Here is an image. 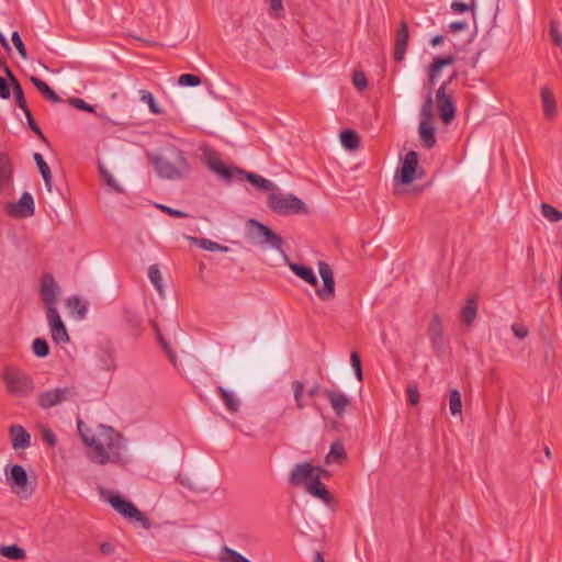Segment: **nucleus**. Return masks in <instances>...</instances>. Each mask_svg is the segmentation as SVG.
Masks as SVG:
<instances>
[{
  "label": "nucleus",
  "mask_w": 562,
  "mask_h": 562,
  "mask_svg": "<svg viewBox=\"0 0 562 562\" xmlns=\"http://www.w3.org/2000/svg\"><path fill=\"white\" fill-rule=\"evenodd\" d=\"M108 502L125 518L140 522V525L146 529L150 527V521L146 515L125 497L119 494L109 493Z\"/></svg>",
  "instance_id": "obj_6"
},
{
  "label": "nucleus",
  "mask_w": 562,
  "mask_h": 562,
  "mask_svg": "<svg viewBox=\"0 0 562 562\" xmlns=\"http://www.w3.org/2000/svg\"><path fill=\"white\" fill-rule=\"evenodd\" d=\"M31 81L34 87L41 92V94L53 103L61 101L60 97L42 79L37 77H31Z\"/></svg>",
  "instance_id": "obj_29"
},
{
  "label": "nucleus",
  "mask_w": 562,
  "mask_h": 562,
  "mask_svg": "<svg viewBox=\"0 0 562 562\" xmlns=\"http://www.w3.org/2000/svg\"><path fill=\"white\" fill-rule=\"evenodd\" d=\"M406 397H407V402L412 406H415L418 404L420 395H419L418 386L415 382L408 383V385L406 387Z\"/></svg>",
  "instance_id": "obj_44"
},
{
  "label": "nucleus",
  "mask_w": 562,
  "mask_h": 562,
  "mask_svg": "<svg viewBox=\"0 0 562 562\" xmlns=\"http://www.w3.org/2000/svg\"><path fill=\"white\" fill-rule=\"evenodd\" d=\"M8 482L18 495L29 497L32 491H27L29 476L25 469L20 464H13L7 472Z\"/></svg>",
  "instance_id": "obj_12"
},
{
  "label": "nucleus",
  "mask_w": 562,
  "mask_h": 562,
  "mask_svg": "<svg viewBox=\"0 0 562 562\" xmlns=\"http://www.w3.org/2000/svg\"><path fill=\"white\" fill-rule=\"evenodd\" d=\"M180 86L196 87L201 85V78L193 74H183L178 78Z\"/></svg>",
  "instance_id": "obj_48"
},
{
  "label": "nucleus",
  "mask_w": 562,
  "mask_h": 562,
  "mask_svg": "<svg viewBox=\"0 0 562 562\" xmlns=\"http://www.w3.org/2000/svg\"><path fill=\"white\" fill-rule=\"evenodd\" d=\"M540 97L546 117L552 120L557 114V102L552 91L548 87H542Z\"/></svg>",
  "instance_id": "obj_25"
},
{
  "label": "nucleus",
  "mask_w": 562,
  "mask_h": 562,
  "mask_svg": "<svg viewBox=\"0 0 562 562\" xmlns=\"http://www.w3.org/2000/svg\"><path fill=\"white\" fill-rule=\"evenodd\" d=\"M450 412L453 416L462 413L461 394L458 390L453 389L449 394Z\"/></svg>",
  "instance_id": "obj_39"
},
{
  "label": "nucleus",
  "mask_w": 562,
  "mask_h": 562,
  "mask_svg": "<svg viewBox=\"0 0 562 562\" xmlns=\"http://www.w3.org/2000/svg\"><path fill=\"white\" fill-rule=\"evenodd\" d=\"M340 143L346 149L355 150L359 147L360 139L353 130L347 128L340 133Z\"/></svg>",
  "instance_id": "obj_31"
},
{
  "label": "nucleus",
  "mask_w": 562,
  "mask_h": 562,
  "mask_svg": "<svg viewBox=\"0 0 562 562\" xmlns=\"http://www.w3.org/2000/svg\"><path fill=\"white\" fill-rule=\"evenodd\" d=\"M352 83L359 91H363L368 87V80L362 71H355L352 75Z\"/></svg>",
  "instance_id": "obj_52"
},
{
  "label": "nucleus",
  "mask_w": 562,
  "mask_h": 562,
  "mask_svg": "<svg viewBox=\"0 0 562 562\" xmlns=\"http://www.w3.org/2000/svg\"><path fill=\"white\" fill-rule=\"evenodd\" d=\"M0 554L11 560H23L26 557L25 550L18 544L1 546Z\"/></svg>",
  "instance_id": "obj_34"
},
{
  "label": "nucleus",
  "mask_w": 562,
  "mask_h": 562,
  "mask_svg": "<svg viewBox=\"0 0 562 562\" xmlns=\"http://www.w3.org/2000/svg\"><path fill=\"white\" fill-rule=\"evenodd\" d=\"M541 214L550 222L557 223L562 220V212L559 211L557 207L548 204V203H541Z\"/></svg>",
  "instance_id": "obj_37"
},
{
  "label": "nucleus",
  "mask_w": 562,
  "mask_h": 562,
  "mask_svg": "<svg viewBox=\"0 0 562 562\" xmlns=\"http://www.w3.org/2000/svg\"><path fill=\"white\" fill-rule=\"evenodd\" d=\"M305 491L312 496L322 499L328 506L335 503L331 493L327 490L326 485L318 480L317 474L314 475L310 484L305 487Z\"/></svg>",
  "instance_id": "obj_21"
},
{
  "label": "nucleus",
  "mask_w": 562,
  "mask_h": 562,
  "mask_svg": "<svg viewBox=\"0 0 562 562\" xmlns=\"http://www.w3.org/2000/svg\"><path fill=\"white\" fill-rule=\"evenodd\" d=\"M100 550L104 555H110L114 552V547L110 542H102L100 546Z\"/></svg>",
  "instance_id": "obj_62"
},
{
  "label": "nucleus",
  "mask_w": 562,
  "mask_h": 562,
  "mask_svg": "<svg viewBox=\"0 0 562 562\" xmlns=\"http://www.w3.org/2000/svg\"><path fill=\"white\" fill-rule=\"evenodd\" d=\"M11 41H12L14 47L16 48L18 53L20 54V56L23 59H27V52H26L25 45H24L18 31H14L12 33Z\"/></svg>",
  "instance_id": "obj_49"
},
{
  "label": "nucleus",
  "mask_w": 562,
  "mask_h": 562,
  "mask_svg": "<svg viewBox=\"0 0 562 562\" xmlns=\"http://www.w3.org/2000/svg\"><path fill=\"white\" fill-rule=\"evenodd\" d=\"M289 267L296 277L313 286H317L318 280L311 267L295 262H289Z\"/></svg>",
  "instance_id": "obj_26"
},
{
  "label": "nucleus",
  "mask_w": 562,
  "mask_h": 562,
  "mask_svg": "<svg viewBox=\"0 0 562 562\" xmlns=\"http://www.w3.org/2000/svg\"><path fill=\"white\" fill-rule=\"evenodd\" d=\"M7 213L15 218H26L35 213L34 199L31 193L23 192L16 203H8Z\"/></svg>",
  "instance_id": "obj_13"
},
{
  "label": "nucleus",
  "mask_w": 562,
  "mask_h": 562,
  "mask_svg": "<svg viewBox=\"0 0 562 562\" xmlns=\"http://www.w3.org/2000/svg\"><path fill=\"white\" fill-rule=\"evenodd\" d=\"M457 77V74H452L450 78L442 82L439 89L437 90V109L441 121L445 124H450L456 117V103L452 98V94L447 93V87L452 82V80Z\"/></svg>",
  "instance_id": "obj_7"
},
{
  "label": "nucleus",
  "mask_w": 562,
  "mask_h": 562,
  "mask_svg": "<svg viewBox=\"0 0 562 562\" xmlns=\"http://www.w3.org/2000/svg\"><path fill=\"white\" fill-rule=\"evenodd\" d=\"M9 436L14 450H24L31 446V435L21 425L10 426Z\"/></svg>",
  "instance_id": "obj_20"
},
{
  "label": "nucleus",
  "mask_w": 562,
  "mask_h": 562,
  "mask_svg": "<svg viewBox=\"0 0 562 562\" xmlns=\"http://www.w3.org/2000/svg\"><path fill=\"white\" fill-rule=\"evenodd\" d=\"M157 207L159 210H161L164 213H166L167 215L176 217V218H186V217L189 216L188 213H186V212H183L181 210L172 209V207L167 206V205L158 204Z\"/></svg>",
  "instance_id": "obj_53"
},
{
  "label": "nucleus",
  "mask_w": 562,
  "mask_h": 562,
  "mask_svg": "<svg viewBox=\"0 0 562 562\" xmlns=\"http://www.w3.org/2000/svg\"><path fill=\"white\" fill-rule=\"evenodd\" d=\"M318 272L323 280V286L316 288V294L322 301H330L335 297V279L333 269L327 262L319 261Z\"/></svg>",
  "instance_id": "obj_10"
},
{
  "label": "nucleus",
  "mask_w": 562,
  "mask_h": 562,
  "mask_svg": "<svg viewBox=\"0 0 562 562\" xmlns=\"http://www.w3.org/2000/svg\"><path fill=\"white\" fill-rule=\"evenodd\" d=\"M456 58L453 55L435 57L434 61L441 68L452 65Z\"/></svg>",
  "instance_id": "obj_57"
},
{
  "label": "nucleus",
  "mask_w": 562,
  "mask_h": 562,
  "mask_svg": "<svg viewBox=\"0 0 562 562\" xmlns=\"http://www.w3.org/2000/svg\"><path fill=\"white\" fill-rule=\"evenodd\" d=\"M58 290L59 286L53 274L45 273L41 280L40 296L46 312H48L49 308H56L55 305L57 303Z\"/></svg>",
  "instance_id": "obj_11"
},
{
  "label": "nucleus",
  "mask_w": 562,
  "mask_h": 562,
  "mask_svg": "<svg viewBox=\"0 0 562 562\" xmlns=\"http://www.w3.org/2000/svg\"><path fill=\"white\" fill-rule=\"evenodd\" d=\"M550 36L552 37V41H553V43H554L557 46H560V45H561V43H562V38H561V36H560L559 31H558V29H557V27L551 26V29H550Z\"/></svg>",
  "instance_id": "obj_61"
},
{
  "label": "nucleus",
  "mask_w": 562,
  "mask_h": 562,
  "mask_svg": "<svg viewBox=\"0 0 562 562\" xmlns=\"http://www.w3.org/2000/svg\"><path fill=\"white\" fill-rule=\"evenodd\" d=\"M3 378L11 394L25 396L34 389L33 380L23 371H7Z\"/></svg>",
  "instance_id": "obj_9"
},
{
  "label": "nucleus",
  "mask_w": 562,
  "mask_h": 562,
  "mask_svg": "<svg viewBox=\"0 0 562 562\" xmlns=\"http://www.w3.org/2000/svg\"><path fill=\"white\" fill-rule=\"evenodd\" d=\"M468 26L467 22L464 21H456L449 24V30L453 33L460 32L465 30Z\"/></svg>",
  "instance_id": "obj_59"
},
{
  "label": "nucleus",
  "mask_w": 562,
  "mask_h": 562,
  "mask_svg": "<svg viewBox=\"0 0 562 562\" xmlns=\"http://www.w3.org/2000/svg\"><path fill=\"white\" fill-rule=\"evenodd\" d=\"M427 333L436 355L441 353L443 351L445 338L442 319L439 314L436 313L432 315L428 325Z\"/></svg>",
  "instance_id": "obj_17"
},
{
  "label": "nucleus",
  "mask_w": 562,
  "mask_h": 562,
  "mask_svg": "<svg viewBox=\"0 0 562 562\" xmlns=\"http://www.w3.org/2000/svg\"><path fill=\"white\" fill-rule=\"evenodd\" d=\"M419 138L423 146L426 149H431L437 144L436 138V127L434 126V122H428V120H422L419 123Z\"/></svg>",
  "instance_id": "obj_22"
},
{
  "label": "nucleus",
  "mask_w": 562,
  "mask_h": 562,
  "mask_svg": "<svg viewBox=\"0 0 562 562\" xmlns=\"http://www.w3.org/2000/svg\"><path fill=\"white\" fill-rule=\"evenodd\" d=\"M477 297L476 295H472L465 301V304L460 312V318L464 326L469 327L473 324L477 316Z\"/></svg>",
  "instance_id": "obj_23"
},
{
  "label": "nucleus",
  "mask_w": 562,
  "mask_h": 562,
  "mask_svg": "<svg viewBox=\"0 0 562 562\" xmlns=\"http://www.w3.org/2000/svg\"><path fill=\"white\" fill-rule=\"evenodd\" d=\"M140 100L148 104L151 113L159 114L161 112L151 92L147 90H140Z\"/></svg>",
  "instance_id": "obj_43"
},
{
  "label": "nucleus",
  "mask_w": 562,
  "mask_h": 562,
  "mask_svg": "<svg viewBox=\"0 0 562 562\" xmlns=\"http://www.w3.org/2000/svg\"><path fill=\"white\" fill-rule=\"evenodd\" d=\"M33 158L36 162V166L38 168L41 176L44 179L47 190L50 191L52 190V172H50L48 165L45 162L43 156L40 153H35L33 155Z\"/></svg>",
  "instance_id": "obj_32"
},
{
  "label": "nucleus",
  "mask_w": 562,
  "mask_h": 562,
  "mask_svg": "<svg viewBox=\"0 0 562 562\" xmlns=\"http://www.w3.org/2000/svg\"><path fill=\"white\" fill-rule=\"evenodd\" d=\"M74 387H56L38 395L37 404L42 408H49L68 400L72 395Z\"/></svg>",
  "instance_id": "obj_14"
},
{
  "label": "nucleus",
  "mask_w": 562,
  "mask_h": 562,
  "mask_svg": "<svg viewBox=\"0 0 562 562\" xmlns=\"http://www.w3.org/2000/svg\"><path fill=\"white\" fill-rule=\"evenodd\" d=\"M316 475L314 473V465L311 462H302L295 464L289 475V483L292 486L304 485L306 487L312 479Z\"/></svg>",
  "instance_id": "obj_15"
},
{
  "label": "nucleus",
  "mask_w": 562,
  "mask_h": 562,
  "mask_svg": "<svg viewBox=\"0 0 562 562\" xmlns=\"http://www.w3.org/2000/svg\"><path fill=\"white\" fill-rule=\"evenodd\" d=\"M350 362L353 370L362 367L360 355L356 350L350 353Z\"/></svg>",
  "instance_id": "obj_60"
},
{
  "label": "nucleus",
  "mask_w": 562,
  "mask_h": 562,
  "mask_svg": "<svg viewBox=\"0 0 562 562\" xmlns=\"http://www.w3.org/2000/svg\"><path fill=\"white\" fill-rule=\"evenodd\" d=\"M249 237L258 245L267 246L281 252L286 261H290L288 255L283 250L282 237L274 233L269 226L259 222L258 220L250 218L247 222Z\"/></svg>",
  "instance_id": "obj_4"
},
{
  "label": "nucleus",
  "mask_w": 562,
  "mask_h": 562,
  "mask_svg": "<svg viewBox=\"0 0 562 562\" xmlns=\"http://www.w3.org/2000/svg\"><path fill=\"white\" fill-rule=\"evenodd\" d=\"M418 171V154L414 150L408 151L402 160L401 167H398L394 175V180L397 183L408 186L415 179H420L424 175L423 171Z\"/></svg>",
  "instance_id": "obj_8"
},
{
  "label": "nucleus",
  "mask_w": 562,
  "mask_h": 562,
  "mask_svg": "<svg viewBox=\"0 0 562 562\" xmlns=\"http://www.w3.org/2000/svg\"><path fill=\"white\" fill-rule=\"evenodd\" d=\"M476 3L470 1L469 3L462 1H453L451 3V10L456 13H464L471 11L473 14L475 13Z\"/></svg>",
  "instance_id": "obj_47"
},
{
  "label": "nucleus",
  "mask_w": 562,
  "mask_h": 562,
  "mask_svg": "<svg viewBox=\"0 0 562 562\" xmlns=\"http://www.w3.org/2000/svg\"><path fill=\"white\" fill-rule=\"evenodd\" d=\"M67 305L74 310L78 319H83L87 315L88 304L82 303L78 296L67 299Z\"/></svg>",
  "instance_id": "obj_35"
},
{
  "label": "nucleus",
  "mask_w": 562,
  "mask_h": 562,
  "mask_svg": "<svg viewBox=\"0 0 562 562\" xmlns=\"http://www.w3.org/2000/svg\"><path fill=\"white\" fill-rule=\"evenodd\" d=\"M348 459L344 442L339 439L335 440L330 445V449L328 454L326 456V462L330 463H338L341 464Z\"/></svg>",
  "instance_id": "obj_27"
},
{
  "label": "nucleus",
  "mask_w": 562,
  "mask_h": 562,
  "mask_svg": "<svg viewBox=\"0 0 562 562\" xmlns=\"http://www.w3.org/2000/svg\"><path fill=\"white\" fill-rule=\"evenodd\" d=\"M324 394L338 416H340L350 404V400L341 392L325 390Z\"/></svg>",
  "instance_id": "obj_24"
},
{
  "label": "nucleus",
  "mask_w": 562,
  "mask_h": 562,
  "mask_svg": "<svg viewBox=\"0 0 562 562\" xmlns=\"http://www.w3.org/2000/svg\"><path fill=\"white\" fill-rule=\"evenodd\" d=\"M13 167L9 154H0V188L9 184L12 179Z\"/></svg>",
  "instance_id": "obj_28"
},
{
  "label": "nucleus",
  "mask_w": 562,
  "mask_h": 562,
  "mask_svg": "<svg viewBox=\"0 0 562 562\" xmlns=\"http://www.w3.org/2000/svg\"><path fill=\"white\" fill-rule=\"evenodd\" d=\"M512 330H513L514 335L519 339L526 338L529 333V330L526 326L519 325V324H513Z\"/></svg>",
  "instance_id": "obj_56"
},
{
  "label": "nucleus",
  "mask_w": 562,
  "mask_h": 562,
  "mask_svg": "<svg viewBox=\"0 0 562 562\" xmlns=\"http://www.w3.org/2000/svg\"><path fill=\"white\" fill-rule=\"evenodd\" d=\"M11 85L8 78H3L0 76V98L3 100H8L11 97Z\"/></svg>",
  "instance_id": "obj_54"
},
{
  "label": "nucleus",
  "mask_w": 562,
  "mask_h": 562,
  "mask_svg": "<svg viewBox=\"0 0 562 562\" xmlns=\"http://www.w3.org/2000/svg\"><path fill=\"white\" fill-rule=\"evenodd\" d=\"M156 335H157V339H158L159 345L161 346V348L166 352V355L169 358L170 362L173 366H176V359H177L176 353L172 351V349L170 348L168 342L165 340V338L162 337V335H161V333H160L158 327H156Z\"/></svg>",
  "instance_id": "obj_45"
},
{
  "label": "nucleus",
  "mask_w": 562,
  "mask_h": 562,
  "mask_svg": "<svg viewBox=\"0 0 562 562\" xmlns=\"http://www.w3.org/2000/svg\"><path fill=\"white\" fill-rule=\"evenodd\" d=\"M294 400L297 408H303L305 405L302 401V394L304 391V383L301 381H294L293 384Z\"/></svg>",
  "instance_id": "obj_51"
},
{
  "label": "nucleus",
  "mask_w": 562,
  "mask_h": 562,
  "mask_svg": "<svg viewBox=\"0 0 562 562\" xmlns=\"http://www.w3.org/2000/svg\"><path fill=\"white\" fill-rule=\"evenodd\" d=\"M223 554L224 562H249L244 555L227 547L224 548Z\"/></svg>",
  "instance_id": "obj_42"
},
{
  "label": "nucleus",
  "mask_w": 562,
  "mask_h": 562,
  "mask_svg": "<svg viewBox=\"0 0 562 562\" xmlns=\"http://www.w3.org/2000/svg\"><path fill=\"white\" fill-rule=\"evenodd\" d=\"M32 350L38 358H45L49 355V345L44 338H35L32 344Z\"/></svg>",
  "instance_id": "obj_38"
},
{
  "label": "nucleus",
  "mask_w": 562,
  "mask_h": 562,
  "mask_svg": "<svg viewBox=\"0 0 562 562\" xmlns=\"http://www.w3.org/2000/svg\"><path fill=\"white\" fill-rule=\"evenodd\" d=\"M68 102H69V104H71L77 110L89 112V113H94L95 112L94 106L89 104V103H87L81 98L71 97V98L68 99Z\"/></svg>",
  "instance_id": "obj_46"
},
{
  "label": "nucleus",
  "mask_w": 562,
  "mask_h": 562,
  "mask_svg": "<svg viewBox=\"0 0 562 562\" xmlns=\"http://www.w3.org/2000/svg\"><path fill=\"white\" fill-rule=\"evenodd\" d=\"M268 206L278 215L307 214L308 209L305 203L294 194H284L279 190L269 194Z\"/></svg>",
  "instance_id": "obj_5"
},
{
  "label": "nucleus",
  "mask_w": 562,
  "mask_h": 562,
  "mask_svg": "<svg viewBox=\"0 0 562 562\" xmlns=\"http://www.w3.org/2000/svg\"><path fill=\"white\" fill-rule=\"evenodd\" d=\"M314 473L318 475V480H321V477H328L329 476V472L328 470L319 467V465H314Z\"/></svg>",
  "instance_id": "obj_63"
},
{
  "label": "nucleus",
  "mask_w": 562,
  "mask_h": 562,
  "mask_svg": "<svg viewBox=\"0 0 562 562\" xmlns=\"http://www.w3.org/2000/svg\"><path fill=\"white\" fill-rule=\"evenodd\" d=\"M125 315V319L135 328H138L140 326V319L138 318L137 315H135L134 313L130 312V311H125L124 313Z\"/></svg>",
  "instance_id": "obj_58"
},
{
  "label": "nucleus",
  "mask_w": 562,
  "mask_h": 562,
  "mask_svg": "<svg viewBox=\"0 0 562 562\" xmlns=\"http://www.w3.org/2000/svg\"><path fill=\"white\" fill-rule=\"evenodd\" d=\"M441 69H442V68H441V67H439V66H438V65L432 60V63H431V64H430V66H429V74H430V77H436V76L440 72V70H441Z\"/></svg>",
  "instance_id": "obj_64"
},
{
  "label": "nucleus",
  "mask_w": 562,
  "mask_h": 562,
  "mask_svg": "<svg viewBox=\"0 0 562 562\" xmlns=\"http://www.w3.org/2000/svg\"><path fill=\"white\" fill-rule=\"evenodd\" d=\"M2 71L10 81L16 106L20 108L22 111L29 109L26 99L24 97L23 88L7 63L2 64Z\"/></svg>",
  "instance_id": "obj_19"
},
{
  "label": "nucleus",
  "mask_w": 562,
  "mask_h": 562,
  "mask_svg": "<svg viewBox=\"0 0 562 562\" xmlns=\"http://www.w3.org/2000/svg\"><path fill=\"white\" fill-rule=\"evenodd\" d=\"M42 439L49 447H54L56 445V441H57L55 434L48 427H43V429H42Z\"/></svg>",
  "instance_id": "obj_55"
},
{
  "label": "nucleus",
  "mask_w": 562,
  "mask_h": 562,
  "mask_svg": "<svg viewBox=\"0 0 562 562\" xmlns=\"http://www.w3.org/2000/svg\"><path fill=\"white\" fill-rule=\"evenodd\" d=\"M100 179L103 181L105 186H108L112 191L116 193H123L124 189L115 181L113 176L108 171V169L99 164L98 166Z\"/></svg>",
  "instance_id": "obj_33"
},
{
  "label": "nucleus",
  "mask_w": 562,
  "mask_h": 562,
  "mask_svg": "<svg viewBox=\"0 0 562 562\" xmlns=\"http://www.w3.org/2000/svg\"><path fill=\"white\" fill-rule=\"evenodd\" d=\"M422 120H428V122H432L434 112H432V98L431 93H428L427 99L425 100L424 104L422 105Z\"/></svg>",
  "instance_id": "obj_50"
},
{
  "label": "nucleus",
  "mask_w": 562,
  "mask_h": 562,
  "mask_svg": "<svg viewBox=\"0 0 562 562\" xmlns=\"http://www.w3.org/2000/svg\"><path fill=\"white\" fill-rule=\"evenodd\" d=\"M171 151L176 157V164L168 161L161 156H151L149 157V161L160 177L179 179L184 172L190 170V165L181 149L173 147Z\"/></svg>",
  "instance_id": "obj_3"
},
{
  "label": "nucleus",
  "mask_w": 562,
  "mask_h": 562,
  "mask_svg": "<svg viewBox=\"0 0 562 562\" xmlns=\"http://www.w3.org/2000/svg\"><path fill=\"white\" fill-rule=\"evenodd\" d=\"M206 165L211 171L216 173L226 182L231 183L232 181H243L247 180L251 186L260 191H278V187L271 182L270 180L254 173L240 169L238 167H228L226 166L218 157L215 151L209 153L206 155Z\"/></svg>",
  "instance_id": "obj_2"
},
{
  "label": "nucleus",
  "mask_w": 562,
  "mask_h": 562,
  "mask_svg": "<svg viewBox=\"0 0 562 562\" xmlns=\"http://www.w3.org/2000/svg\"><path fill=\"white\" fill-rule=\"evenodd\" d=\"M77 427L82 442L91 449L88 457L93 463L106 464L121 461L124 438L113 427L100 424L98 425V434H94L81 419H78Z\"/></svg>",
  "instance_id": "obj_1"
},
{
  "label": "nucleus",
  "mask_w": 562,
  "mask_h": 562,
  "mask_svg": "<svg viewBox=\"0 0 562 562\" xmlns=\"http://www.w3.org/2000/svg\"><path fill=\"white\" fill-rule=\"evenodd\" d=\"M148 278L157 291L162 294L161 274L157 265H151L148 268Z\"/></svg>",
  "instance_id": "obj_41"
},
{
  "label": "nucleus",
  "mask_w": 562,
  "mask_h": 562,
  "mask_svg": "<svg viewBox=\"0 0 562 562\" xmlns=\"http://www.w3.org/2000/svg\"><path fill=\"white\" fill-rule=\"evenodd\" d=\"M409 40V30L408 24L405 20H402L398 24V29L395 34V44H394V61L401 63L406 54L407 46Z\"/></svg>",
  "instance_id": "obj_18"
},
{
  "label": "nucleus",
  "mask_w": 562,
  "mask_h": 562,
  "mask_svg": "<svg viewBox=\"0 0 562 562\" xmlns=\"http://www.w3.org/2000/svg\"><path fill=\"white\" fill-rule=\"evenodd\" d=\"M216 391L229 412L236 413L239 409L240 404L234 393L225 390L223 386H217Z\"/></svg>",
  "instance_id": "obj_30"
},
{
  "label": "nucleus",
  "mask_w": 562,
  "mask_h": 562,
  "mask_svg": "<svg viewBox=\"0 0 562 562\" xmlns=\"http://www.w3.org/2000/svg\"><path fill=\"white\" fill-rule=\"evenodd\" d=\"M48 324L52 330V339L56 344H65L69 341V335L66 329V326L59 316L56 308H49L48 312H46Z\"/></svg>",
  "instance_id": "obj_16"
},
{
  "label": "nucleus",
  "mask_w": 562,
  "mask_h": 562,
  "mask_svg": "<svg viewBox=\"0 0 562 562\" xmlns=\"http://www.w3.org/2000/svg\"><path fill=\"white\" fill-rule=\"evenodd\" d=\"M24 114H25V117H26V121H27V125L35 133V135L43 142H47V138L46 136L44 135L43 131L41 130V127L38 126V124L36 123L30 108L26 109V110H23Z\"/></svg>",
  "instance_id": "obj_40"
},
{
  "label": "nucleus",
  "mask_w": 562,
  "mask_h": 562,
  "mask_svg": "<svg viewBox=\"0 0 562 562\" xmlns=\"http://www.w3.org/2000/svg\"><path fill=\"white\" fill-rule=\"evenodd\" d=\"M200 248L209 251H227L228 247L207 238H192Z\"/></svg>",
  "instance_id": "obj_36"
}]
</instances>
